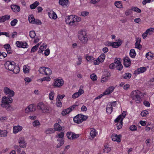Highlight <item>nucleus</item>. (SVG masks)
<instances>
[{
	"label": "nucleus",
	"instance_id": "obj_1",
	"mask_svg": "<svg viewBox=\"0 0 154 154\" xmlns=\"http://www.w3.org/2000/svg\"><path fill=\"white\" fill-rule=\"evenodd\" d=\"M13 102V99L10 97L5 96L2 97L1 106L3 108H5L7 111L12 112L14 110L13 108L10 104Z\"/></svg>",
	"mask_w": 154,
	"mask_h": 154
},
{
	"label": "nucleus",
	"instance_id": "obj_2",
	"mask_svg": "<svg viewBox=\"0 0 154 154\" xmlns=\"http://www.w3.org/2000/svg\"><path fill=\"white\" fill-rule=\"evenodd\" d=\"M81 20V18L75 15H70L66 17V23L70 25L74 26H77L79 22Z\"/></svg>",
	"mask_w": 154,
	"mask_h": 154
},
{
	"label": "nucleus",
	"instance_id": "obj_3",
	"mask_svg": "<svg viewBox=\"0 0 154 154\" xmlns=\"http://www.w3.org/2000/svg\"><path fill=\"white\" fill-rule=\"evenodd\" d=\"M141 94V92L138 90L133 91L131 93V97L133 100H135L137 103H139L141 101V99L140 97Z\"/></svg>",
	"mask_w": 154,
	"mask_h": 154
},
{
	"label": "nucleus",
	"instance_id": "obj_4",
	"mask_svg": "<svg viewBox=\"0 0 154 154\" xmlns=\"http://www.w3.org/2000/svg\"><path fill=\"white\" fill-rule=\"evenodd\" d=\"M88 118L87 116L79 114L74 117L73 120L75 122L79 124L85 121Z\"/></svg>",
	"mask_w": 154,
	"mask_h": 154
},
{
	"label": "nucleus",
	"instance_id": "obj_5",
	"mask_svg": "<svg viewBox=\"0 0 154 154\" xmlns=\"http://www.w3.org/2000/svg\"><path fill=\"white\" fill-rule=\"evenodd\" d=\"M78 38L79 40L83 43H86L88 40L86 33L83 30L79 31L78 34Z\"/></svg>",
	"mask_w": 154,
	"mask_h": 154
},
{
	"label": "nucleus",
	"instance_id": "obj_6",
	"mask_svg": "<svg viewBox=\"0 0 154 154\" xmlns=\"http://www.w3.org/2000/svg\"><path fill=\"white\" fill-rule=\"evenodd\" d=\"M15 64L13 61H8L5 63V66L6 69L12 71L14 69Z\"/></svg>",
	"mask_w": 154,
	"mask_h": 154
},
{
	"label": "nucleus",
	"instance_id": "obj_7",
	"mask_svg": "<svg viewBox=\"0 0 154 154\" xmlns=\"http://www.w3.org/2000/svg\"><path fill=\"white\" fill-rule=\"evenodd\" d=\"M4 91L5 94L8 96V97L11 98V97H13L15 93L14 91L8 87H5L4 88Z\"/></svg>",
	"mask_w": 154,
	"mask_h": 154
},
{
	"label": "nucleus",
	"instance_id": "obj_8",
	"mask_svg": "<svg viewBox=\"0 0 154 154\" xmlns=\"http://www.w3.org/2000/svg\"><path fill=\"white\" fill-rule=\"evenodd\" d=\"M63 81L62 79H57L55 81L53 85L56 87L60 88L63 85Z\"/></svg>",
	"mask_w": 154,
	"mask_h": 154
},
{
	"label": "nucleus",
	"instance_id": "obj_9",
	"mask_svg": "<svg viewBox=\"0 0 154 154\" xmlns=\"http://www.w3.org/2000/svg\"><path fill=\"white\" fill-rule=\"evenodd\" d=\"M123 64L124 66L126 67H129L131 65V62L129 58L127 56L123 59Z\"/></svg>",
	"mask_w": 154,
	"mask_h": 154
},
{
	"label": "nucleus",
	"instance_id": "obj_10",
	"mask_svg": "<svg viewBox=\"0 0 154 154\" xmlns=\"http://www.w3.org/2000/svg\"><path fill=\"white\" fill-rule=\"evenodd\" d=\"M127 114V112L126 111H124L120 115H119L114 120L115 122H119L120 120H123V119L125 117Z\"/></svg>",
	"mask_w": 154,
	"mask_h": 154
},
{
	"label": "nucleus",
	"instance_id": "obj_11",
	"mask_svg": "<svg viewBox=\"0 0 154 154\" xmlns=\"http://www.w3.org/2000/svg\"><path fill=\"white\" fill-rule=\"evenodd\" d=\"M121 135L120 134L117 135L115 134H112L111 136V138L112 140L114 141H117L118 142H121Z\"/></svg>",
	"mask_w": 154,
	"mask_h": 154
},
{
	"label": "nucleus",
	"instance_id": "obj_12",
	"mask_svg": "<svg viewBox=\"0 0 154 154\" xmlns=\"http://www.w3.org/2000/svg\"><path fill=\"white\" fill-rule=\"evenodd\" d=\"M84 91L82 89H79L78 92L74 93L72 96V98L75 99L76 98L78 97H79L80 96L81 94H83Z\"/></svg>",
	"mask_w": 154,
	"mask_h": 154
},
{
	"label": "nucleus",
	"instance_id": "obj_13",
	"mask_svg": "<svg viewBox=\"0 0 154 154\" xmlns=\"http://www.w3.org/2000/svg\"><path fill=\"white\" fill-rule=\"evenodd\" d=\"M104 74H106V76L102 77L101 80L102 82L107 81L109 79V77L111 75L110 73L108 72H105L104 73Z\"/></svg>",
	"mask_w": 154,
	"mask_h": 154
},
{
	"label": "nucleus",
	"instance_id": "obj_14",
	"mask_svg": "<svg viewBox=\"0 0 154 154\" xmlns=\"http://www.w3.org/2000/svg\"><path fill=\"white\" fill-rule=\"evenodd\" d=\"M136 42L135 43V48L139 50L142 48V45L140 44L141 42L140 38H136Z\"/></svg>",
	"mask_w": 154,
	"mask_h": 154
},
{
	"label": "nucleus",
	"instance_id": "obj_15",
	"mask_svg": "<svg viewBox=\"0 0 154 154\" xmlns=\"http://www.w3.org/2000/svg\"><path fill=\"white\" fill-rule=\"evenodd\" d=\"M146 70V68L144 67H141L137 69V70L134 72V73L135 75H138L140 73H143Z\"/></svg>",
	"mask_w": 154,
	"mask_h": 154
},
{
	"label": "nucleus",
	"instance_id": "obj_16",
	"mask_svg": "<svg viewBox=\"0 0 154 154\" xmlns=\"http://www.w3.org/2000/svg\"><path fill=\"white\" fill-rule=\"evenodd\" d=\"M122 42L121 39H119L117 42H112L111 46L114 48H118L121 45Z\"/></svg>",
	"mask_w": 154,
	"mask_h": 154
},
{
	"label": "nucleus",
	"instance_id": "obj_17",
	"mask_svg": "<svg viewBox=\"0 0 154 154\" xmlns=\"http://www.w3.org/2000/svg\"><path fill=\"white\" fill-rule=\"evenodd\" d=\"M19 144L20 147L22 148H25L26 145V143L23 139L22 138H19Z\"/></svg>",
	"mask_w": 154,
	"mask_h": 154
},
{
	"label": "nucleus",
	"instance_id": "obj_18",
	"mask_svg": "<svg viewBox=\"0 0 154 154\" xmlns=\"http://www.w3.org/2000/svg\"><path fill=\"white\" fill-rule=\"evenodd\" d=\"M22 127L21 126H14L13 128V132L14 134H16L18 132L22 130Z\"/></svg>",
	"mask_w": 154,
	"mask_h": 154
},
{
	"label": "nucleus",
	"instance_id": "obj_19",
	"mask_svg": "<svg viewBox=\"0 0 154 154\" xmlns=\"http://www.w3.org/2000/svg\"><path fill=\"white\" fill-rule=\"evenodd\" d=\"M115 88L113 86L109 87L103 93V95L108 94L111 93L114 90Z\"/></svg>",
	"mask_w": 154,
	"mask_h": 154
},
{
	"label": "nucleus",
	"instance_id": "obj_20",
	"mask_svg": "<svg viewBox=\"0 0 154 154\" xmlns=\"http://www.w3.org/2000/svg\"><path fill=\"white\" fill-rule=\"evenodd\" d=\"M68 2V0H59V4L63 7L66 6Z\"/></svg>",
	"mask_w": 154,
	"mask_h": 154
},
{
	"label": "nucleus",
	"instance_id": "obj_21",
	"mask_svg": "<svg viewBox=\"0 0 154 154\" xmlns=\"http://www.w3.org/2000/svg\"><path fill=\"white\" fill-rule=\"evenodd\" d=\"M54 129L55 131H60L63 128L58 123H56L54 125Z\"/></svg>",
	"mask_w": 154,
	"mask_h": 154
},
{
	"label": "nucleus",
	"instance_id": "obj_22",
	"mask_svg": "<svg viewBox=\"0 0 154 154\" xmlns=\"http://www.w3.org/2000/svg\"><path fill=\"white\" fill-rule=\"evenodd\" d=\"M10 18V16L9 15L2 16V17L0 18V23L4 22L6 20H9Z\"/></svg>",
	"mask_w": 154,
	"mask_h": 154
},
{
	"label": "nucleus",
	"instance_id": "obj_23",
	"mask_svg": "<svg viewBox=\"0 0 154 154\" xmlns=\"http://www.w3.org/2000/svg\"><path fill=\"white\" fill-rule=\"evenodd\" d=\"M45 108L43 110V113H49L51 111V107L47 106L45 105Z\"/></svg>",
	"mask_w": 154,
	"mask_h": 154
},
{
	"label": "nucleus",
	"instance_id": "obj_24",
	"mask_svg": "<svg viewBox=\"0 0 154 154\" xmlns=\"http://www.w3.org/2000/svg\"><path fill=\"white\" fill-rule=\"evenodd\" d=\"M78 105H73L66 109H65L66 112L67 114L69 113L72 110H73Z\"/></svg>",
	"mask_w": 154,
	"mask_h": 154
},
{
	"label": "nucleus",
	"instance_id": "obj_25",
	"mask_svg": "<svg viewBox=\"0 0 154 154\" xmlns=\"http://www.w3.org/2000/svg\"><path fill=\"white\" fill-rule=\"evenodd\" d=\"M45 105L43 103H38L37 107L38 109L41 110L42 112H43V110L45 108Z\"/></svg>",
	"mask_w": 154,
	"mask_h": 154
},
{
	"label": "nucleus",
	"instance_id": "obj_26",
	"mask_svg": "<svg viewBox=\"0 0 154 154\" xmlns=\"http://www.w3.org/2000/svg\"><path fill=\"white\" fill-rule=\"evenodd\" d=\"M60 95H57L56 98V104L57 107H61L62 106V103L60 100Z\"/></svg>",
	"mask_w": 154,
	"mask_h": 154
},
{
	"label": "nucleus",
	"instance_id": "obj_27",
	"mask_svg": "<svg viewBox=\"0 0 154 154\" xmlns=\"http://www.w3.org/2000/svg\"><path fill=\"white\" fill-rule=\"evenodd\" d=\"M12 10L15 12H19L20 10V8L19 6L17 5H12L11 6Z\"/></svg>",
	"mask_w": 154,
	"mask_h": 154
},
{
	"label": "nucleus",
	"instance_id": "obj_28",
	"mask_svg": "<svg viewBox=\"0 0 154 154\" xmlns=\"http://www.w3.org/2000/svg\"><path fill=\"white\" fill-rule=\"evenodd\" d=\"M113 110V108H112V106L111 105H108L107 106L106 108V111L107 113L109 114H111Z\"/></svg>",
	"mask_w": 154,
	"mask_h": 154
},
{
	"label": "nucleus",
	"instance_id": "obj_29",
	"mask_svg": "<svg viewBox=\"0 0 154 154\" xmlns=\"http://www.w3.org/2000/svg\"><path fill=\"white\" fill-rule=\"evenodd\" d=\"M39 2H38L36 1L32 4L30 5V8L32 9H35V8L39 5Z\"/></svg>",
	"mask_w": 154,
	"mask_h": 154
},
{
	"label": "nucleus",
	"instance_id": "obj_30",
	"mask_svg": "<svg viewBox=\"0 0 154 154\" xmlns=\"http://www.w3.org/2000/svg\"><path fill=\"white\" fill-rule=\"evenodd\" d=\"M105 56V54L104 53H102L98 57V60H99L100 62H103L104 60Z\"/></svg>",
	"mask_w": 154,
	"mask_h": 154
},
{
	"label": "nucleus",
	"instance_id": "obj_31",
	"mask_svg": "<svg viewBox=\"0 0 154 154\" xmlns=\"http://www.w3.org/2000/svg\"><path fill=\"white\" fill-rule=\"evenodd\" d=\"M129 54L131 57L133 58L135 57L136 56V54L134 49H131L130 50Z\"/></svg>",
	"mask_w": 154,
	"mask_h": 154
},
{
	"label": "nucleus",
	"instance_id": "obj_32",
	"mask_svg": "<svg viewBox=\"0 0 154 154\" xmlns=\"http://www.w3.org/2000/svg\"><path fill=\"white\" fill-rule=\"evenodd\" d=\"M146 57L148 60H152L153 57V54L151 53V52H149L147 53L146 54Z\"/></svg>",
	"mask_w": 154,
	"mask_h": 154
},
{
	"label": "nucleus",
	"instance_id": "obj_33",
	"mask_svg": "<svg viewBox=\"0 0 154 154\" xmlns=\"http://www.w3.org/2000/svg\"><path fill=\"white\" fill-rule=\"evenodd\" d=\"M45 70V74L47 75H49L51 74L52 71L49 68L46 67Z\"/></svg>",
	"mask_w": 154,
	"mask_h": 154
},
{
	"label": "nucleus",
	"instance_id": "obj_34",
	"mask_svg": "<svg viewBox=\"0 0 154 154\" xmlns=\"http://www.w3.org/2000/svg\"><path fill=\"white\" fill-rule=\"evenodd\" d=\"M28 20L30 23H33L35 20V18H34L33 15L32 14H31L29 15V16Z\"/></svg>",
	"mask_w": 154,
	"mask_h": 154
},
{
	"label": "nucleus",
	"instance_id": "obj_35",
	"mask_svg": "<svg viewBox=\"0 0 154 154\" xmlns=\"http://www.w3.org/2000/svg\"><path fill=\"white\" fill-rule=\"evenodd\" d=\"M120 122H117L116 124L117 128L118 130L121 129L122 127L123 122L122 120H120Z\"/></svg>",
	"mask_w": 154,
	"mask_h": 154
},
{
	"label": "nucleus",
	"instance_id": "obj_36",
	"mask_svg": "<svg viewBox=\"0 0 154 154\" xmlns=\"http://www.w3.org/2000/svg\"><path fill=\"white\" fill-rule=\"evenodd\" d=\"M95 130L93 129L91 130L90 133L91 137L92 138V139L96 136L97 133L96 132Z\"/></svg>",
	"mask_w": 154,
	"mask_h": 154
},
{
	"label": "nucleus",
	"instance_id": "obj_37",
	"mask_svg": "<svg viewBox=\"0 0 154 154\" xmlns=\"http://www.w3.org/2000/svg\"><path fill=\"white\" fill-rule=\"evenodd\" d=\"M7 132L5 130H0V136L1 137H5L7 136Z\"/></svg>",
	"mask_w": 154,
	"mask_h": 154
},
{
	"label": "nucleus",
	"instance_id": "obj_38",
	"mask_svg": "<svg viewBox=\"0 0 154 154\" xmlns=\"http://www.w3.org/2000/svg\"><path fill=\"white\" fill-rule=\"evenodd\" d=\"M115 5L118 8H122V5L121 1L116 2L115 3Z\"/></svg>",
	"mask_w": 154,
	"mask_h": 154
},
{
	"label": "nucleus",
	"instance_id": "obj_39",
	"mask_svg": "<svg viewBox=\"0 0 154 154\" xmlns=\"http://www.w3.org/2000/svg\"><path fill=\"white\" fill-rule=\"evenodd\" d=\"M49 16L50 18H52L54 19H55L57 17L56 14L55 12H53L52 14H49Z\"/></svg>",
	"mask_w": 154,
	"mask_h": 154
},
{
	"label": "nucleus",
	"instance_id": "obj_40",
	"mask_svg": "<svg viewBox=\"0 0 154 154\" xmlns=\"http://www.w3.org/2000/svg\"><path fill=\"white\" fill-rule=\"evenodd\" d=\"M131 76V74L129 73H127L124 75L123 78L125 79H130Z\"/></svg>",
	"mask_w": 154,
	"mask_h": 154
},
{
	"label": "nucleus",
	"instance_id": "obj_41",
	"mask_svg": "<svg viewBox=\"0 0 154 154\" xmlns=\"http://www.w3.org/2000/svg\"><path fill=\"white\" fill-rule=\"evenodd\" d=\"M36 34L34 31L32 30L30 31L29 36L31 38H34Z\"/></svg>",
	"mask_w": 154,
	"mask_h": 154
},
{
	"label": "nucleus",
	"instance_id": "obj_42",
	"mask_svg": "<svg viewBox=\"0 0 154 154\" xmlns=\"http://www.w3.org/2000/svg\"><path fill=\"white\" fill-rule=\"evenodd\" d=\"M28 107L30 112L34 111L35 110V107L33 104L29 105Z\"/></svg>",
	"mask_w": 154,
	"mask_h": 154
},
{
	"label": "nucleus",
	"instance_id": "obj_43",
	"mask_svg": "<svg viewBox=\"0 0 154 154\" xmlns=\"http://www.w3.org/2000/svg\"><path fill=\"white\" fill-rule=\"evenodd\" d=\"M14 73L17 74L20 71V68L18 66H14V69L12 70Z\"/></svg>",
	"mask_w": 154,
	"mask_h": 154
},
{
	"label": "nucleus",
	"instance_id": "obj_44",
	"mask_svg": "<svg viewBox=\"0 0 154 154\" xmlns=\"http://www.w3.org/2000/svg\"><path fill=\"white\" fill-rule=\"evenodd\" d=\"M90 77L93 81H96L97 78V76L95 74H92L90 76Z\"/></svg>",
	"mask_w": 154,
	"mask_h": 154
},
{
	"label": "nucleus",
	"instance_id": "obj_45",
	"mask_svg": "<svg viewBox=\"0 0 154 154\" xmlns=\"http://www.w3.org/2000/svg\"><path fill=\"white\" fill-rule=\"evenodd\" d=\"M64 135V133L63 132H61L57 134V136H56V137H58L59 138L63 139Z\"/></svg>",
	"mask_w": 154,
	"mask_h": 154
},
{
	"label": "nucleus",
	"instance_id": "obj_46",
	"mask_svg": "<svg viewBox=\"0 0 154 154\" xmlns=\"http://www.w3.org/2000/svg\"><path fill=\"white\" fill-rule=\"evenodd\" d=\"M121 60L120 58H115L114 63L115 64H116L117 65L120 64H121Z\"/></svg>",
	"mask_w": 154,
	"mask_h": 154
},
{
	"label": "nucleus",
	"instance_id": "obj_47",
	"mask_svg": "<svg viewBox=\"0 0 154 154\" xmlns=\"http://www.w3.org/2000/svg\"><path fill=\"white\" fill-rule=\"evenodd\" d=\"M64 140L63 139H61L60 142V143H58L57 146V148H58L60 147L61 146H62L63 144H64Z\"/></svg>",
	"mask_w": 154,
	"mask_h": 154
},
{
	"label": "nucleus",
	"instance_id": "obj_48",
	"mask_svg": "<svg viewBox=\"0 0 154 154\" xmlns=\"http://www.w3.org/2000/svg\"><path fill=\"white\" fill-rule=\"evenodd\" d=\"M45 68L46 67H41L39 69L38 71L40 73L43 74L44 72L45 73Z\"/></svg>",
	"mask_w": 154,
	"mask_h": 154
},
{
	"label": "nucleus",
	"instance_id": "obj_49",
	"mask_svg": "<svg viewBox=\"0 0 154 154\" xmlns=\"http://www.w3.org/2000/svg\"><path fill=\"white\" fill-rule=\"evenodd\" d=\"M104 147V149H103V152H104L108 153L111 150L110 148L107 147L105 145Z\"/></svg>",
	"mask_w": 154,
	"mask_h": 154
},
{
	"label": "nucleus",
	"instance_id": "obj_50",
	"mask_svg": "<svg viewBox=\"0 0 154 154\" xmlns=\"http://www.w3.org/2000/svg\"><path fill=\"white\" fill-rule=\"evenodd\" d=\"M42 23L41 21L38 19H35L33 24H35L38 25H40L42 24Z\"/></svg>",
	"mask_w": 154,
	"mask_h": 154
},
{
	"label": "nucleus",
	"instance_id": "obj_51",
	"mask_svg": "<svg viewBox=\"0 0 154 154\" xmlns=\"http://www.w3.org/2000/svg\"><path fill=\"white\" fill-rule=\"evenodd\" d=\"M17 22V20L16 19H14L11 22V25L12 26H14L16 25Z\"/></svg>",
	"mask_w": 154,
	"mask_h": 154
},
{
	"label": "nucleus",
	"instance_id": "obj_52",
	"mask_svg": "<svg viewBox=\"0 0 154 154\" xmlns=\"http://www.w3.org/2000/svg\"><path fill=\"white\" fill-rule=\"evenodd\" d=\"M79 137V135L76 134L75 133H73V134L71 136V140H74L78 138Z\"/></svg>",
	"mask_w": 154,
	"mask_h": 154
},
{
	"label": "nucleus",
	"instance_id": "obj_53",
	"mask_svg": "<svg viewBox=\"0 0 154 154\" xmlns=\"http://www.w3.org/2000/svg\"><path fill=\"white\" fill-rule=\"evenodd\" d=\"M148 111L146 110H144L142 111L140 115L142 117H145V116L147 114H148Z\"/></svg>",
	"mask_w": 154,
	"mask_h": 154
},
{
	"label": "nucleus",
	"instance_id": "obj_54",
	"mask_svg": "<svg viewBox=\"0 0 154 154\" xmlns=\"http://www.w3.org/2000/svg\"><path fill=\"white\" fill-rule=\"evenodd\" d=\"M38 45H36L34 46L31 49V52H34L35 51L38 49Z\"/></svg>",
	"mask_w": 154,
	"mask_h": 154
},
{
	"label": "nucleus",
	"instance_id": "obj_55",
	"mask_svg": "<svg viewBox=\"0 0 154 154\" xmlns=\"http://www.w3.org/2000/svg\"><path fill=\"white\" fill-rule=\"evenodd\" d=\"M132 10L134 11L135 12H136L138 13H140L141 12V10L136 7H134L132 8Z\"/></svg>",
	"mask_w": 154,
	"mask_h": 154
},
{
	"label": "nucleus",
	"instance_id": "obj_56",
	"mask_svg": "<svg viewBox=\"0 0 154 154\" xmlns=\"http://www.w3.org/2000/svg\"><path fill=\"white\" fill-rule=\"evenodd\" d=\"M78 61L77 62V65L78 66H79L80 65L82 62V58L81 56H78Z\"/></svg>",
	"mask_w": 154,
	"mask_h": 154
},
{
	"label": "nucleus",
	"instance_id": "obj_57",
	"mask_svg": "<svg viewBox=\"0 0 154 154\" xmlns=\"http://www.w3.org/2000/svg\"><path fill=\"white\" fill-rule=\"evenodd\" d=\"M54 93L53 91H51V93L49 94V99L51 100H52L53 99Z\"/></svg>",
	"mask_w": 154,
	"mask_h": 154
},
{
	"label": "nucleus",
	"instance_id": "obj_58",
	"mask_svg": "<svg viewBox=\"0 0 154 154\" xmlns=\"http://www.w3.org/2000/svg\"><path fill=\"white\" fill-rule=\"evenodd\" d=\"M154 30V29L153 28H150L148 29H147L146 31V32L148 34H149V35H151L152 34V33L153 32Z\"/></svg>",
	"mask_w": 154,
	"mask_h": 154
},
{
	"label": "nucleus",
	"instance_id": "obj_59",
	"mask_svg": "<svg viewBox=\"0 0 154 154\" xmlns=\"http://www.w3.org/2000/svg\"><path fill=\"white\" fill-rule=\"evenodd\" d=\"M86 59L88 61L91 62L92 60H94V58L92 57L88 56L86 57Z\"/></svg>",
	"mask_w": 154,
	"mask_h": 154
},
{
	"label": "nucleus",
	"instance_id": "obj_60",
	"mask_svg": "<svg viewBox=\"0 0 154 154\" xmlns=\"http://www.w3.org/2000/svg\"><path fill=\"white\" fill-rule=\"evenodd\" d=\"M129 129L132 131H136L137 130V127L135 125H133L130 127Z\"/></svg>",
	"mask_w": 154,
	"mask_h": 154
},
{
	"label": "nucleus",
	"instance_id": "obj_61",
	"mask_svg": "<svg viewBox=\"0 0 154 154\" xmlns=\"http://www.w3.org/2000/svg\"><path fill=\"white\" fill-rule=\"evenodd\" d=\"M116 66L117 69L120 71L121 70L123 67V66L121 64L116 65Z\"/></svg>",
	"mask_w": 154,
	"mask_h": 154
},
{
	"label": "nucleus",
	"instance_id": "obj_62",
	"mask_svg": "<svg viewBox=\"0 0 154 154\" xmlns=\"http://www.w3.org/2000/svg\"><path fill=\"white\" fill-rule=\"evenodd\" d=\"M40 125L39 122L38 120L35 121L33 122V125L34 127H37Z\"/></svg>",
	"mask_w": 154,
	"mask_h": 154
},
{
	"label": "nucleus",
	"instance_id": "obj_63",
	"mask_svg": "<svg viewBox=\"0 0 154 154\" xmlns=\"http://www.w3.org/2000/svg\"><path fill=\"white\" fill-rule=\"evenodd\" d=\"M73 134V133L68 132L66 133V136L69 139L71 140L72 135Z\"/></svg>",
	"mask_w": 154,
	"mask_h": 154
},
{
	"label": "nucleus",
	"instance_id": "obj_64",
	"mask_svg": "<svg viewBox=\"0 0 154 154\" xmlns=\"http://www.w3.org/2000/svg\"><path fill=\"white\" fill-rule=\"evenodd\" d=\"M23 72L24 73H28L29 72V69L26 66H24L23 67Z\"/></svg>",
	"mask_w": 154,
	"mask_h": 154
}]
</instances>
